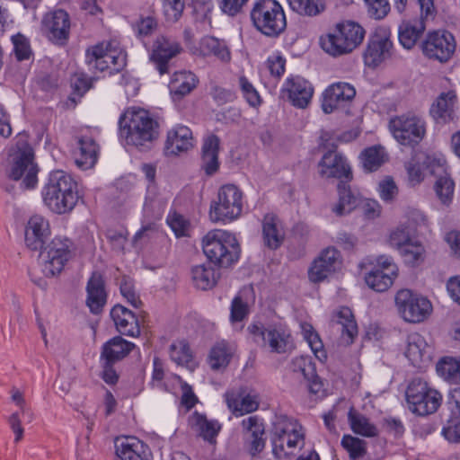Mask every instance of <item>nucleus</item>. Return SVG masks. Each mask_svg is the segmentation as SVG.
Masks as SVG:
<instances>
[{
	"instance_id": "21",
	"label": "nucleus",
	"mask_w": 460,
	"mask_h": 460,
	"mask_svg": "<svg viewBox=\"0 0 460 460\" xmlns=\"http://www.w3.org/2000/svg\"><path fill=\"white\" fill-rule=\"evenodd\" d=\"M319 173L324 178H337L350 181L352 173L346 159L337 152L325 153L319 162Z\"/></svg>"
},
{
	"instance_id": "33",
	"label": "nucleus",
	"mask_w": 460,
	"mask_h": 460,
	"mask_svg": "<svg viewBox=\"0 0 460 460\" xmlns=\"http://www.w3.org/2000/svg\"><path fill=\"white\" fill-rule=\"evenodd\" d=\"M192 53L199 57L214 56L221 61L228 62L231 58L226 45L214 37L206 36L200 40L199 45L192 49Z\"/></svg>"
},
{
	"instance_id": "1",
	"label": "nucleus",
	"mask_w": 460,
	"mask_h": 460,
	"mask_svg": "<svg viewBox=\"0 0 460 460\" xmlns=\"http://www.w3.org/2000/svg\"><path fill=\"white\" fill-rule=\"evenodd\" d=\"M42 199L52 212L59 215L68 213L79 199L77 183L65 171H53L43 188Z\"/></svg>"
},
{
	"instance_id": "45",
	"label": "nucleus",
	"mask_w": 460,
	"mask_h": 460,
	"mask_svg": "<svg viewBox=\"0 0 460 460\" xmlns=\"http://www.w3.org/2000/svg\"><path fill=\"white\" fill-rule=\"evenodd\" d=\"M438 376L452 384H460V357H445L436 367Z\"/></svg>"
},
{
	"instance_id": "16",
	"label": "nucleus",
	"mask_w": 460,
	"mask_h": 460,
	"mask_svg": "<svg viewBox=\"0 0 460 460\" xmlns=\"http://www.w3.org/2000/svg\"><path fill=\"white\" fill-rule=\"evenodd\" d=\"M356 96L355 87L347 82H336L323 93L322 109L325 114L346 110Z\"/></svg>"
},
{
	"instance_id": "12",
	"label": "nucleus",
	"mask_w": 460,
	"mask_h": 460,
	"mask_svg": "<svg viewBox=\"0 0 460 460\" xmlns=\"http://www.w3.org/2000/svg\"><path fill=\"white\" fill-rule=\"evenodd\" d=\"M7 174L13 181H22L26 189L35 187L38 181V168L30 146L19 147L10 154Z\"/></svg>"
},
{
	"instance_id": "42",
	"label": "nucleus",
	"mask_w": 460,
	"mask_h": 460,
	"mask_svg": "<svg viewBox=\"0 0 460 460\" xmlns=\"http://www.w3.org/2000/svg\"><path fill=\"white\" fill-rule=\"evenodd\" d=\"M348 420L354 433L367 438L378 435L377 427L368 418L353 408L348 413Z\"/></svg>"
},
{
	"instance_id": "55",
	"label": "nucleus",
	"mask_w": 460,
	"mask_h": 460,
	"mask_svg": "<svg viewBox=\"0 0 460 460\" xmlns=\"http://www.w3.org/2000/svg\"><path fill=\"white\" fill-rule=\"evenodd\" d=\"M455 183L453 180L447 175L439 177L434 184L437 197L444 205H447L452 201Z\"/></svg>"
},
{
	"instance_id": "6",
	"label": "nucleus",
	"mask_w": 460,
	"mask_h": 460,
	"mask_svg": "<svg viewBox=\"0 0 460 460\" xmlns=\"http://www.w3.org/2000/svg\"><path fill=\"white\" fill-rule=\"evenodd\" d=\"M243 205V191L234 184H225L210 204L209 217L215 223H230L242 215Z\"/></svg>"
},
{
	"instance_id": "27",
	"label": "nucleus",
	"mask_w": 460,
	"mask_h": 460,
	"mask_svg": "<svg viewBox=\"0 0 460 460\" xmlns=\"http://www.w3.org/2000/svg\"><path fill=\"white\" fill-rule=\"evenodd\" d=\"M116 455L120 460H150L147 445L135 437H126L116 440Z\"/></svg>"
},
{
	"instance_id": "30",
	"label": "nucleus",
	"mask_w": 460,
	"mask_h": 460,
	"mask_svg": "<svg viewBox=\"0 0 460 460\" xmlns=\"http://www.w3.org/2000/svg\"><path fill=\"white\" fill-rule=\"evenodd\" d=\"M290 370L299 382H305L311 392L317 393L320 383L317 380L314 366L306 357H296L290 363Z\"/></svg>"
},
{
	"instance_id": "28",
	"label": "nucleus",
	"mask_w": 460,
	"mask_h": 460,
	"mask_svg": "<svg viewBox=\"0 0 460 460\" xmlns=\"http://www.w3.org/2000/svg\"><path fill=\"white\" fill-rule=\"evenodd\" d=\"M86 305L93 314H100L107 301L104 279L101 273L93 272L86 286Z\"/></svg>"
},
{
	"instance_id": "36",
	"label": "nucleus",
	"mask_w": 460,
	"mask_h": 460,
	"mask_svg": "<svg viewBox=\"0 0 460 460\" xmlns=\"http://www.w3.org/2000/svg\"><path fill=\"white\" fill-rule=\"evenodd\" d=\"M254 300L255 295L252 287L242 288L231 304V322H242L246 318L250 312V306L254 303Z\"/></svg>"
},
{
	"instance_id": "49",
	"label": "nucleus",
	"mask_w": 460,
	"mask_h": 460,
	"mask_svg": "<svg viewBox=\"0 0 460 460\" xmlns=\"http://www.w3.org/2000/svg\"><path fill=\"white\" fill-rule=\"evenodd\" d=\"M191 275L194 285L202 290L211 288L217 282L214 270L204 264L194 266Z\"/></svg>"
},
{
	"instance_id": "13",
	"label": "nucleus",
	"mask_w": 460,
	"mask_h": 460,
	"mask_svg": "<svg viewBox=\"0 0 460 460\" xmlns=\"http://www.w3.org/2000/svg\"><path fill=\"white\" fill-rule=\"evenodd\" d=\"M456 48L454 35L446 30L429 31L420 43L423 55L439 63L447 62L453 57Z\"/></svg>"
},
{
	"instance_id": "51",
	"label": "nucleus",
	"mask_w": 460,
	"mask_h": 460,
	"mask_svg": "<svg viewBox=\"0 0 460 460\" xmlns=\"http://www.w3.org/2000/svg\"><path fill=\"white\" fill-rule=\"evenodd\" d=\"M170 358L177 365L192 367V354L188 343L184 341H178L170 345Z\"/></svg>"
},
{
	"instance_id": "40",
	"label": "nucleus",
	"mask_w": 460,
	"mask_h": 460,
	"mask_svg": "<svg viewBox=\"0 0 460 460\" xmlns=\"http://www.w3.org/2000/svg\"><path fill=\"white\" fill-rule=\"evenodd\" d=\"M134 347V343L117 336L111 339L102 346V358L107 361L108 364H113L125 358Z\"/></svg>"
},
{
	"instance_id": "52",
	"label": "nucleus",
	"mask_w": 460,
	"mask_h": 460,
	"mask_svg": "<svg viewBox=\"0 0 460 460\" xmlns=\"http://www.w3.org/2000/svg\"><path fill=\"white\" fill-rule=\"evenodd\" d=\"M301 329L304 338L306 340L315 357L321 361L326 359L323 341L319 335L314 331L312 325L309 323H302Z\"/></svg>"
},
{
	"instance_id": "60",
	"label": "nucleus",
	"mask_w": 460,
	"mask_h": 460,
	"mask_svg": "<svg viewBox=\"0 0 460 460\" xmlns=\"http://www.w3.org/2000/svg\"><path fill=\"white\" fill-rule=\"evenodd\" d=\"M184 0H164V11L168 20L177 21L183 12Z\"/></svg>"
},
{
	"instance_id": "48",
	"label": "nucleus",
	"mask_w": 460,
	"mask_h": 460,
	"mask_svg": "<svg viewBox=\"0 0 460 460\" xmlns=\"http://www.w3.org/2000/svg\"><path fill=\"white\" fill-rule=\"evenodd\" d=\"M396 277L397 275H391L381 270H372L366 275L365 280L371 289L385 292L393 285Z\"/></svg>"
},
{
	"instance_id": "59",
	"label": "nucleus",
	"mask_w": 460,
	"mask_h": 460,
	"mask_svg": "<svg viewBox=\"0 0 460 460\" xmlns=\"http://www.w3.org/2000/svg\"><path fill=\"white\" fill-rule=\"evenodd\" d=\"M239 84L247 102L256 107L261 104V97L253 85L243 76L240 77Z\"/></svg>"
},
{
	"instance_id": "57",
	"label": "nucleus",
	"mask_w": 460,
	"mask_h": 460,
	"mask_svg": "<svg viewBox=\"0 0 460 460\" xmlns=\"http://www.w3.org/2000/svg\"><path fill=\"white\" fill-rule=\"evenodd\" d=\"M389 242L390 244L393 247L398 249L400 252L402 250V247L406 246V244H409L412 242L409 227L399 226L394 231H392L390 234Z\"/></svg>"
},
{
	"instance_id": "35",
	"label": "nucleus",
	"mask_w": 460,
	"mask_h": 460,
	"mask_svg": "<svg viewBox=\"0 0 460 460\" xmlns=\"http://www.w3.org/2000/svg\"><path fill=\"white\" fill-rule=\"evenodd\" d=\"M332 322L341 325V342L351 344L358 335V325L351 310L346 306L339 308L333 313Z\"/></svg>"
},
{
	"instance_id": "18",
	"label": "nucleus",
	"mask_w": 460,
	"mask_h": 460,
	"mask_svg": "<svg viewBox=\"0 0 460 460\" xmlns=\"http://www.w3.org/2000/svg\"><path fill=\"white\" fill-rule=\"evenodd\" d=\"M341 264V252L333 247L325 248L311 263L308 269V279L313 283L322 282L338 271Z\"/></svg>"
},
{
	"instance_id": "5",
	"label": "nucleus",
	"mask_w": 460,
	"mask_h": 460,
	"mask_svg": "<svg viewBox=\"0 0 460 460\" xmlns=\"http://www.w3.org/2000/svg\"><path fill=\"white\" fill-rule=\"evenodd\" d=\"M202 248L207 258L221 267H228L239 258V244L232 234L215 229L202 239Z\"/></svg>"
},
{
	"instance_id": "10",
	"label": "nucleus",
	"mask_w": 460,
	"mask_h": 460,
	"mask_svg": "<svg viewBox=\"0 0 460 460\" xmlns=\"http://www.w3.org/2000/svg\"><path fill=\"white\" fill-rule=\"evenodd\" d=\"M86 62L91 68L119 72L126 65V54L115 41L102 42L86 50Z\"/></svg>"
},
{
	"instance_id": "38",
	"label": "nucleus",
	"mask_w": 460,
	"mask_h": 460,
	"mask_svg": "<svg viewBox=\"0 0 460 460\" xmlns=\"http://www.w3.org/2000/svg\"><path fill=\"white\" fill-rule=\"evenodd\" d=\"M241 394L234 391L226 392L225 394L226 404L235 416H243L255 411L259 407V401L256 395L247 394L240 399Z\"/></svg>"
},
{
	"instance_id": "31",
	"label": "nucleus",
	"mask_w": 460,
	"mask_h": 460,
	"mask_svg": "<svg viewBox=\"0 0 460 460\" xmlns=\"http://www.w3.org/2000/svg\"><path fill=\"white\" fill-rule=\"evenodd\" d=\"M99 146L91 137H82L74 151L75 163L82 170L93 167L98 159Z\"/></svg>"
},
{
	"instance_id": "39",
	"label": "nucleus",
	"mask_w": 460,
	"mask_h": 460,
	"mask_svg": "<svg viewBox=\"0 0 460 460\" xmlns=\"http://www.w3.org/2000/svg\"><path fill=\"white\" fill-rule=\"evenodd\" d=\"M425 31L422 20L402 22L398 28L400 44L406 49H411Z\"/></svg>"
},
{
	"instance_id": "58",
	"label": "nucleus",
	"mask_w": 460,
	"mask_h": 460,
	"mask_svg": "<svg viewBox=\"0 0 460 460\" xmlns=\"http://www.w3.org/2000/svg\"><path fill=\"white\" fill-rule=\"evenodd\" d=\"M13 44V52L18 60L29 59L31 55V47L28 40L21 34L12 37Z\"/></svg>"
},
{
	"instance_id": "23",
	"label": "nucleus",
	"mask_w": 460,
	"mask_h": 460,
	"mask_svg": "<svg viewBox=\"0 0 460 460\" xmlns=\"http://www.w3.org/2000/svg\"><path fill=\"white\" fill-rule=\"evenodd\" d=\"M457 102L456 91L442 92L430 106V116L439 124L452 121L455 118Z\"/></svg>"
},
{
	"instance_id": "63",
	"label": "nucleus",
	"mask_w": 460,
	"mask_h": 460,
	"mask_svg": "<svg viewBox=\"0 0 460 460\" xmlns=\"http://www.w3.org/2000/svg\"><path fill=\"white\" fill-rule=\"evenodd\" d=\"M362 214L367 219H375L381 215L382 208L376 200L365 199L358 203Z\"/></svg>"
},
{
	"instance_id": "19",
	"label": "nucleus",
	"mask_w": 460,
	"mask_h": 460,
	"mask_svg": "<svg viewBox=\"0 0 460 460\" xmlns=\"http://www.w3.org/2000/svg\"><path fill=\"white\" fill-rule=\"evenodd\" d=\"M182 50L180 43L171 37L159 36L154 41L151 59L161 75L168 72V62Z\"/></svg>"
},
{
	"instance_id": "37",
	"label": "nucleus",
	"mask_w": 460,
	"mask_h": 460,
	"mask_svg": "<svg viewBox=\"0 0 460 460\" xmlns=\"http://www.w3.org/2000/svg\"><path fill=\"white\" fill-rule=\"evenodd\" d=\"M219 145L220 139L216 135H209L204 138L201 150V161L202 168L208 175L215 173L219 167Z\"/></svg>"
},
{
	"instance_id": "61",
	"label": "nucleus",
	"mask_w": 460,
	"mask_h": 460,
	"mask_svg": "<svg viewBox=\"0 0 460 460\" xmlns=\"http://www.w3.org/2000/svg\"><path fill=\"white\" fill-rule=\"evenodd\" d=\"M366 5L368 14L375 19H383L390 10L387 0H370Z\"/></svg>"
},
{
	"instance_id": "17",
	"label": "nucleus",
	"mask_w": 460,
	"mask_h": 460,
	"mask_svg": "<svg viewBox=\"0 0 460 460\" xmlns=\"http://www.w3.org/2000/svg\"><path fill=\"white\" fill-rule=\"evenodd\" d=\"M394 55V48L390 32L381 29L370 37L364 53V60L367 66L376 67L392 58Z\"/></svg>"
},
{
	"instance_id": "50",
	"label": "nucleus",
	"mask_w": 460,
	"mask_h": 460,
	"mask_svg": "<svg viewBox=\"0 0 460 460\" xmlns=\"http://www.w3.org/2000/svg\"><path fill=\"white\" fill-rule=\"evenodd\" d=\"M403 261L410 266L415 267L421 264L426 258V250L420 242H411L402 247L400 252Z\"/></svg>"
},
{
	"instance_id": "14",
	"label": "nucleus",
	"mask_w": 460,
	"mask_h": 460,
	"mask_svg": "<svg viewBox=\"0 0 460 460\" xmlns=\"http://www.w3.org/2000/svg\"><path fill=\"white\" fill-rule=\"evenodd\" d=\"M71 242L60 237L54 238L40 253L42 272L53 277L63 270L71 257Z\"/></svg>"
},
{
	"instance_id": "2",
	"label": "nucleus",
	"mask_w": 460,
	"mask_h": 460,
	"mask_svg": "<svg viewBox=\"0 0 460 460\" xmlns=\"http://www.w3.org/2000/svg\"><path fill=\"white\" fill-rule=\"evenodd\" d=\"M157 122L143 109H129L120 119V135L128 145L147 147L158 135Z\"/></svg>"
},
{
	"instance_id": "32",
	"label": "nucleus",
	"mask_w": 460,
	"mask_h": 460,
	"mask_svg": "<svg viewBox=\"0 0 460 460\" xmlns=\"http://www.w3.org/2000/svg\"><path fill=\"white\" fill-rule=\"evenodd\" d=\"M197 76L190 71L175 72L170 80L169 90L174 100H180L190 94L198 84Z\"/></svg>"
},
{
	"instance_id": "44",
	"label": "nucleus",
	"mask_w": 460,
	"mask_h": 460,
	"mask_svg": "<svg viewBox=\"0 0 460 460\" xmlns=\"http://www.w3.org/2000/svg\"><path fill=\"white\" fill-rule=\"evenodd\" d=\"M190 423L194 427L199 433V435L208 441H212L218 431L220 430V425L217 421L208 420L205 416L194 412L190 418Z\"/></svg>"
},
{
	"instance_id": "22",
	"label": "nucleus",
	"mask_w": 460,
	"mask_h": 460,
	"mask_svg": "<svg viewBox=\"0 0 460 460\" xmlns=\"http://www.w3.org/2000/svg\"><path fill=\"white\" fill-rule=\"evenodd\" d=\"M244 442L249 453L254 456L260 454L265 447L264 424L258 416H250L242 420Z\"/></svg>"
},
{
	"instance_id": "11",
	"label": "nucleus",
	"mask_w": 460,
	"mask_h": 460,
	"mask_svg": "<svg viewBox=\"0 0 460 460\" xmlns=\"http://www.w3.org/2000/svg\"><path fill=\"white\" fill-rule=\"evenodd\" d=\"M394 302L399 315L408 323H421L432 312L430 301L410 289L399 290L395 295Z\"/></svg>"
},
{
	"instance_id": "62",
	"label": "nucleus",
	"mask_w": 460,
	"mask_h": 460,
	"mask_svg": "<svg viewBox=\"0 0 460 460\" xmlns=\"http://www.w3.org/2000/svg\"><path fill=\"white\" fill-rule=\"evenodd\" d=\"M378 192L383 200L389 202L395 198L398 193V189L394 180L390 177H386L379 182Z\"/></svg>"
},
{
	"instance_id": "47",
	"label": "nucleus",
	"mask_w": 460,
	"mask_h": 460,
	"mask_svg": "<svg viewBox=\"0 0 460 460\" xmlns=\"http://www.w3.org/2000/svg\"><path fill=\"white\" fill-rule=\"evenodd\" d=\"M233 349L225 341L215 345L209 355L208 362L212 369L219 370L225 368L232 357Z\"/></svg>"
},
{
	"instance_id": "9",
	"label": "nucleus",
	"mask_w": 460,
	"mask_h": 460,
	"mask_svg": "<svg viewBox=\"0 0 460 460\" xmlns=\"http://www.w3.org/2000/svg\"><path fill=\"white\" fill-rule=\"evenodd\" d=\"M406 401L412 412L425 416L437 411L441 404L442 395L426 381L415 378L407 387Z\"/></svg>"
},
{
	"instance_id": "29",
	"label": "nucleus",
	"mask_w": 460,
	"mask_h": 460,
	"mask_svg": "<svg viewBox=\"0 0 460 460\" xmlns=\"http://www.w3.org/2000/svg\"><path fill=\"white\" fill-rule=\"evenodd\" d=\"M111 316L117 330L123 335L137 337L140 334L138 320L135 314L121 305H116Z\"/></svg>"
},
{
	"instance_id": "41",
	"label": "nucleus",
	"mask_w": 460,
	"mask_h": 460,
	"mask_svg": "<svg viewBox=\"0 0 460 460\" xmlns=\"http://www.w3.org/2000/svg\"><path fill=\"white\" fill-rule=\"evenodd\" d=\"M339 201L332 208L337 216H343L350 213L359 203V195L353 191L350 186L344 181L338 184Z\"/></svg>"
},
{
	"instance_id": "56",
	"label": "nucleus",
	"mask_w": 460,
	"mask_h": 460,
	"mask_svg": "<svg viewBox=\"0 0 460 460\" xmlns=\"http://www.w3.org/2000/svg\"><path fill=\"white\" fill-rule=\"evenodd\" d=\"M434 159L427 156L422 164L419 162L411 161L407 165V173L409 184L412 187L419 185L424 180L423 165L429 166Z\"/></svg>"
},
{
	"instance_id": "20",
	"label": "nucleus",
	"mask_w": 460,
	"mask_h": 460,
	"mask_svg": "<svg viewBox=\"0 0 460 460\" xmlns=\"http://www.w3.org/2000/svg\"><path fill=\"white\" fill-rule=\"evenodd\" d=\"M282 93L287 94L292 105L299 109H305L311 102L314 87L301 76H290L286 80Z\"/></svg>"
},
{
	"instance_id": "26",
	"label": "nucleus",
	"mask_w": 460,
	"mask_h": 460,
	"mask_svg": "<svg viewBox=\"0 0 460 460\" xmlns=\"http://www.w3.org/2000/svg\"><path fill=\"white\" fill-rule=\"evenodd\" d=\"M194 146V138L191 130L183 125H177L167 133L165 142V153L167 155H177L187 152Z\"/></svg>"
},
{
	"instance_id": "46",
	"label": "nucleus",
	"mask_w": 460,
	"mask_h": 460,
	"mask_svg": "<svg viewBox=\"0 0 460 460\" xmlns=\"http://www.w3.org/2000/svg\"><path fill=\"white\" fill-rule=\"evenodd\" d=\"M292 11L301 16L314 17L325 10L323 0H288Z\"/></svg>"
},
{
	"instance_id": "8",
	"label": "nucleus",
	"mask_w": 460,
	"mask_h": 460,
	"mask_svg": "<svg viewBox=\"0 0 460 460\" xmlns=\"http://www.w3.org/2000/svg\"><path fill=\"white\" fill-rule=\"evenodd\" d=\"M389 130L400 145L414 147L425 137L427 125L421 116L408 112L391 118Z\"/></svg>"
},
{
	"instance_id": "54",
	"label": "nucleus",
	"mask_w": 460,
	"mask_h": 460,
	"mask_svg": "<svg viewBox=\"0 0 460 460\" xmlns=\"http://www.w3.org/2000/svg\"><path fill=\"white\" fill-rule=\"evenodd\" d=\"M367 443L351 435H345L341 439V446L349 453L351 460H358L367 453Z\"/></svg>"
},
{
	"instance_id": "34",
	"label": "nucleus",
	"mask_w": 460,
	"mask_h": 460,
	"mask_svg": "<svg viewBox=\"0 0 460 460\" xmlns=\"http://www.w3.org/2000/svg\"><path fill=\"white\" fill-rule=\"evenodd\" d=\"M264 244L270 249L279 248L284 241L285 232L280 220L273 214H268L262 221Z\"/></svg>"
},
{
	"instance_id": "64",
	"label": "nucleus",
	"mask_w": 460,
	"mask_h": 460,
	"mask_svg": "<svg viewBox=\"0 0 460 460\" xmlns=\"http://www.w3.org/2000/svg\"><path fill=\"white\" fill-rule=\"evenodd\" d=\"M167 223L176 236L180 237L186 234L189 224L181 215L177 213L170 214L167 217Z\"/></svg>"
},
{
	"instance_id": "7",
	"label": "nucleus",
	"mask_w": 460,
	"mask_h": 460,
	"mask_svg": "<svg viewBox=\"0 0 460 460\" xmlns=\"http://www.w3.org/2000/svg\"><path fill=\"white\" fill-rule=\"evenodd\" d=\"M251 19L259 31L270 37L279 35L287 26L283 8L276 0H257Z\"/></svg>"
},
{
	"instance_id": "3",
	"label": "nucleus",
	"mask_w": 460,
	"mask_h": 460,
	"mask_svg": "<svg viewBox=\"0 0 460 460\" xmlns=\"http://www.w3.org/2000/svg\"><path fill=\"white\" fill-rule=\"evenodd\" d=\"M365 30L357 22L345 21L337 23L327 34L320 38L322 49L331 56L349 54L363 41Z\"/></svg>"
},
{
	"instance_id": "53",
	"label": "nucleus",
	"mask_w": 460,
	"mask_h": 460,
	"mask_svg": "<svg viewBox=\"0 0 460 460\" xmlns=\"http://www.w3.org/2000/svg\"><path fill=\"white\" fill-rule=\"evenodd\" d=\"M385 153L380 146L367 148L361 155L363 166L372 172L377 170L385 163Z\"/></svg>"
},
{
	"instance_id": "15",
	"label": "nucleus",
	"mask_w": 460,
	"mask_h": 460,
	"mask_svg": "<svg viewBox=\"0 0 460 460\" xmlns=\"http://www.w3.org/2000/svg\"><path fill=\"white\" fill-rule=\"evenodd\" d=\"M70 26L69 14L62 9H58L43 15L40 31L53 44L64 46L69 39Z\"/></svg>"
},
{
	"instance_id": "25",
	"label": "nucleus",
	"mask_w": 460,
	"mask_h": 460,
	"mask_svg": "<svg viewBox=\"0 0 460 460\" xmlns=\"http://www.w3.org/2000/svg\"><path fill=\"white\" fill-rule=\"evenodd\" d=\"M49 234V221L42 216L34 215L28 221L25 229V243L32 251L40 250Z\"/></svg>"
},
{
	"instance_id": "4",
	"label": "nucleus",
	"mask_w": 460,
	"mask_h": 460,
	"mask_svg": "<svg viewBox=\"0 0 460 460\" xmlns=\"http://www.w3.org/2000/svg\"><path fill=\"white\" fill-rule=\"evenodd\" d=\"M305 433L302 426L286 415L276 418L272 429V453L278 459L293 455L304 445Z\"/></svg>"
},
{
	"instance_id": "24",
	"label": "nucleus",
	"mask_w": 460,
	"mask_h": 460,
	"mask_svg": "<svg viewBox=\"0 0 460 460\" xmlns=\"http://www.w3.org/2000/svg\"><path fill=\"white\" fill-rule=\"evenodd\" d=\"M406 358L417 367H422L432 359V347L420 333H411L407 338Z\"/></svg>"
},
{
	"instance_id": "43",
	"label": "nucleus",
	"mask_w": 460,
	"mask_h": 460,
	"mask_svg": "<svg viewBox=\"0 0 460 460\" xmlns=\"http://www.w3.org/2000/svg\"><path fill=\"white\" fill-rule=\"evenodd\" d=\"M289 335L275 328H268L262 341V346L268 347L271 352L285 353L290 347Z\"/></svg>"
}]
</instances>
